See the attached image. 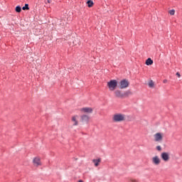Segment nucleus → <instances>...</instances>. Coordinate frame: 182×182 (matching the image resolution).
Returning a JSON list of instances; mask_svg holds the SVG:
<instances>
[{
	"mask_svg": "<svg viewBox=\"0 0 182 182\" xmlns=\"http://www.w3.org/2000/svg\"><path fill=\"white\" fill-rule=\"evenodd\" d=\"M126 120V115L122 113H116L112 116V121L114 123H121L122 122H124Z\"/></svg>",
	"mask_w": 182,
	"mask_h": 182,
	"instance_id": "obj_1",
	"label": "nucleus"
},
{
	"mask_svg": "<svg viewBox=\"0 0 182 182\" xmlns=\"http://www.w3.org/2000/svg\"><path fill=\"white\" fill-rule=\"evenodd\" d=\"M114 95L116 97H119L120 99H123V97H126V96H129V95H132V92L128 90L123 93L122 91L117 90L114 92Z\"/></svg>",
	"mask_w": 182,
	"mask_h": 182,
	"instance_id": "obj_2",
	"label": "nucleus"
},
{
	"mask_svg": "<svg viewBox=\"0 0 182 182\" xmlns=\"http://www.w3.org/2000/svg\"><path fill=\"white\" fill-rule=\"evenodd\" d=\"M107 87H109L111 92L116 90V87H117V80H112L107 82Z\"/></svg>",
	"mask_w": 182,
	"mask_h": 182,
	"instance_id": "obj_3",
	"label": "nucleus"
},
{
	"mask_svg": "<svg viewBox=\"0 0 182 182\" xmlns=\"http://www.w3.org/2000/svg\"><path fill=\"white\" fill-rule=\"evenodd\" d=\"M151 163L154 166H160L161 159H160L159 156H154L151 158Z\"/></svg>",
	"mask_w": 182,
	"mask_h": 182,
	"instance_id": "obj_4",
	"label": "nucleus"
},
{
	"mask_svg": "<svg viewBox=\"0 0 182 182\" xmlns=\"http://www.w3.org/2000/svg\"><path fill=\"white\" fill-rule=\"evenodd\" d=\"M130 85V82L127 80H122L119 82V89H127Z\"/></svg>",
	"mask_w": 182,
	"mask_h": 182,
	"instance_id": "obj_5",
	"label": "nucleus"
},
{
	"mask_svg": "<svg viewBox=\"0 0 182 182\" xmlns=\"http://www.w3.org/2000/svg\"><path fill=\"white\" fill-rule=\"evenodd\" d=\"M154 141L159 143L163 141V134L160 132H157L154 135Z\"/></svg>",
	"mask_w": 182,
	"mask_h": 182,
	"instance_id": "obj_6",
	"label": "nucleus"
},
{
	"mask_svg": "<svg viewBox=\"0 0 182 182\" xmlns=\"http://www.w3.org/2000/svg\"><path fill=\"white\" fill-rule=\"evenodd\" d=\"M80 112H81V113L90 114V113H93V109L92 107H83L80 109Z\"/></svg>",
	"mask_w": 182,
	"mask_h": 182,
	"instance_id": "obj_7",
	"label": "nucleus"
},
{
	"mask_svg": "<svg viewBox=\"0 0 182 182\" xmlns=\"http://www.w3.org/2000/svg\"><path fill=\"white\" fill-rule=\"evenodd\" d=\"M161 159H162L164 161H168V160H170V154L168 152H162L161 154Z\"/></svg>",
	"mask_w": 182,
	"mask_h": 182,
	"instance_id": "obj_8",
	"label": "nucleus"
},
{
	"mask_svg": "<svg viewBox=\"0 0 182 182\" xmlns=\"http://www.w3.org/2000/svg\"><path fill=\"white\" fill-rule=\"evenodd\" d=\"M33 164L35 167H39V166H42V162H41V158L35 157L33 159Z\"/></svg>",
	"mask_w": 182,
	"mask_h": 182,
	"instance_id": "obj_9",
	"label": "nucleus"
},
{
	"mask_svg": "<svg viewBox=\"0 0 182 182\" xmlns=\"http://www.w3.org/2000/svg\"><path fill=\"white\" fill-rule=\"evenodd\" d=\"M73 126H77L79 124V116L74 115L71 118Z\"/></svg>",
	"mask_w": 182,
	"mask_h": 182,
	"instance_id": "obj_10",
	"label": "nucleus"
},
{
	"mask_svg": "<svg viewBox=\"0 0 182 182\" xmlns=\"http://www.w3.org/2000/svg\"><path fill=\"white\" fill-rule=\"evenodd\" d=\"M90 117L88 115L83 114L81 116V122L84 123H87L89 122Z\"/></svg>",
	"mask_w": 182,
	"mask_h": 182,
	"instance_id": "obj_11",
	"label": "nucleus"
},
{
	"mask_svg": "<svg viewBox=\"0 0 182 182\" xmlns=\"http://www.w3.org/2000/svg\"><path fill=\"white\" fill-rule=\"evenodd\" d=\"M100 161H102L101 159H93L92 160V163H94L95 167H97L100 163Z\"/></svg>",
	"mask_w": 182,
	"mask_h": 182,
	"instance_id": "obj_12",
	"label": "nucleus"
},
{
	"mask_svg": "<svg viewBox=\"0 0 182 182\" xmlns=\"http://www.w3.org/2000/svg\"><path fill=\"white\" fill-rule=\"evenodd\" d=\"M146 65L147 66H150L151 65H153V60H151V58H148L146 60Z\"/></svg>",
	"mask_w": 182,
	"mask_h": 182,
	"instance_id": "obj_13",
	"label": "nucleus"
},
{
	"mask_svg": "<svg viewBox=\"0 0 182 182\" xmlns=\"http://www.w3.org/2000/svg\"><path fill=\"white\" fill-rule=\"evenodd\" d=\"M87 6H88L89 8H92V6H93V1H92V0H89V1L87 2Z\"/></svg>",
	"mask_w": 182,
	"mask_h": 182,
	"instance_id": "obj_14",
	"label": "nucleus"
},
{
	"mask_svg": "<svg viewBox=\"0 0 182 182\" xmlns=\"http://www.w3.org/2000/svg\"><path fill=\"white\" fill-rule=\"evenodd\" d=\"M23 11H29V4H26L25 6L22 8Z\"/></svg>",
	"mask_w": 182,
	"mask_h": 182,
	"instance_id": "obj_15",
	"label": "nucleus"
},
{
	"mask_svg": "<svg viewBox=\"0 0 182 182\" xmlns=\"http://www.w3.org/2000/svg\"><path fill=\"white\" fill-rule=\"evenodd\" d=\"M21 11H22V8H21L20 6H17L16 7V12L21 13Z\"/></svg>",
	"mask_w": 182,
	"mask_h": 182,
	"instance_id": "obj_16",
	"label": "nucleus"
},
{
	"mask_svg": "<svg viewBox=\"0 0 182 182\" xmlns=\"http://www.w3.org/2000/svg\"><path fill=\"white\" fill-rule=\"evenodd\" d=\"M148 85L149 87H154V82L153 80H150Z\"/></svg>",
	"mask_w": 182,
	"mask_h": 182,
	"instance_id": "obj_17",
	"label": "nucleus"
},
{
	"mask_svg": "<svg viewBox=\"0 0 182 182\" xmlns=\"http://www.w3.org/2000/svg\"><path fill=\"white\" fill-rule=\"evenodd\" d=\"M169 14L170 15H174L176 14V11L174 9H172L171 11H169Z\"/></svg>",
	"mask_w": 182,
	"mask_h": 182,
	"instance_id": "obj_18",
	"label": "nucleus"
},
{
	"mask_svg": "<svg viewBox=\"0 0 182 182\" xmlns=\"http://www.w3.org/2000/svg\"><path fill=\"white\" fill-rule=\"evenodd\" d=\"M156 150H158V151H161V146H156Z\"/></svg>",
	"mask_w": 182,
	"mask_h": 182,
	"instance_id": "obj_19",
	"label": "nucleus"
},
{
	"mask_svg": "<svg viewBox=\"0 0 182 182\" xmlns=\"http://www.w3.org/2000/svg\"><path fill=\"white\" fill-rule=\"evenodd\" d=\"M176 76H178V77H181V75H180V73H176Z\"/></svg>",
	"mask_w": 182,
	"mask_h": 182,
	"instance_id": "obj_20",
	"label": "nucleus"
},
{
	"mask_svg": "<svg viewBox=\"0 0 182 182\" xmlns=\"http://www.w3.org/2000/svg\"><path fill=\"white\" fill-rule=\"evenodd\" d=\"M131 181L132 182H137V180H136V179H131Z\"/></svg>",
	"mask_w": 182,
	"mask_h": 182,
	"instance_id": "obj_21",
	"label": "nucleus"
},
{
	"mask_svg": "<svg viewBox=\"0 0 182 182\" xmlns=\"http://www.w3.org/2000/svg\"><path fill=\"white\" fill-rule=\"evenodd\" d=\"M163 83H167V80H164Z\"/></svg>",
	"mask_w": 182,
	"mask_h": 182,
	"instance_id": "obj_22",
	"label": "nucleus"
},
{
	"mask_svg": "<svg viewBox=\"0 0 182 182\" xmlns=\"http://www.w3.org/2000/svg\"><path fill=\"white\" fill-rule=\"evenodd\" d=\"M48 4H50V0H48Z\"/></svg>",
	"mask_w": 182,
	"mask_h": 182,
	"instance_id": "obj_23",
	"label": "nucleus"
},
{
	"mask_svg": "<svg viewBox=\"0 0 182 182\" xmlns=\"http://www.w3.org/2000/svg\"><path fill=\"white\" fill-rule=\"evenodd\" d=\"M78 182H83V181H82V180H80V181H78Z\"/></svg>",
	"mask_w": 182,
	"mask_h": 182,
	"instance_id": "obj_24",
	"label": "nucleus"
}]
</instances>
